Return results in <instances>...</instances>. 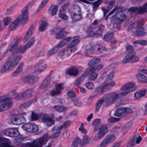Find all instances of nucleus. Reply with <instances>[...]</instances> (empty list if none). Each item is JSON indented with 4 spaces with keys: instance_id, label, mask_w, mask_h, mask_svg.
<instances>
[{
    "instance_id": "27",
    "label": "nucleus",
    "mask_w": 147,
    "mask_h": 147,
    "mask_svg": "<svg viewBox=\"0 0 147 147\" xmlns=\"http://www.w3.org/2000/svg\"><path fill=\"white\" fill-rule=\"evenodd\" d=\"M79 72V71L78 69L75 67H71L68 69L67 71V74H68L70 75L71 76H76L77 75Z\"/></svg>"
},
{
    "instance_id": "18",
    "label": "nucleus",
    "mask_w": 147,
    "mask_h": 147,
    "mask_svg": "<svg viewBox=\"0 0 147 147\" xmlns=\"http://www.w3.org/2000/svg\"><path fill=\"white\" fill-rule=\"evenodd\" d=\"M115 18L118 20L121 21H123L126 19L125 16L121 9L117 10L115 14Z\"/></svg>"
},
{
    "instance_id": "54",
    "label": "nucleus",
    "mask_w": 147,
    "mask_h": 147,
    "mask_svg": "<svg viewBox=\"0 0 147 147\" xmlns=\"http://www.w3.org/2000/svg\"><path fill=\"white\" fill-rule=\"evenodd\" d=\"M49 0H43L40 4L38 9V10L40 11L47 3Z\"/></svg>"
},
{
    "instance_id": "30",
    "label": "nucleus",
    "mask_w": 147,
    "mask_h": 147,
    "mask_svg": "<svg viewBox=\"0 0 147 147\" xmlns=\"http://www.w3.org/2000/svg\"><path fill=\"white\" fill-rule=\"evenodd\" d=\"M133 56V53H129L124 57L122 61V63L123 64L127 63H132V57Z\"/></svg>"
},
{
    "instance_id": "2",
    "label": "nucleus",
    "mask_w": 147,
    "mask_h": 147,
    "mask_svg": "<svg viewBox=\"0 0 147 147\" xmlns=\"http://www.w3.org/2000/svg\"><path fill=\"white\" fill-rule=\"evenodd\" d=\"M120 93L116 94L114 92L105 94L102 98L97 101L95 111L98 112L104 101L106 106L114 104L118 99L123 97Z\"/></svg>"
},
{
    "instance_id": "48",
    "label": "nucleus",
    "mask_w": 147,
    "mask_h": 147,
    "mask_svg": "<svg viewBox=\"0 0 147 147\" xmlns=\"http://www.w3.org/2000/svg\"><path fill=\"white\" fill-rule=\"evenodd\" d=\"M141 14H143L147 12V2L144 4L142 6L140 7Z\"/></svg>"
},
{
    "instance_id": "14",
    "label": "nucleus",
    "mask_w": 147,
    "mask_h": 147,
    "mask_svg": "<svg viewBox=\"0 0 147 147\" xmlns=\"http://www.w3.org/2000/svg\"><path fill=\"white\" fill-rule=\"evenodd\" d=\"M4 134L10 137H17L19 135V132L16 128H11L4 130Z\"/></svg>"
},
{
    "instance_id": "7",
    "label": "nucleus",
    "mask_w": 147,
    "mask_h": 147,
    "mask_svg": "<svg viewBox=\"0 0 147 147\" xmlns=\"http://www.w3.org/2000/svg\"><path fill=\"white\" fill-rule=\"evenodd\" d=\"M11 99L12 98L10 97L3 96H0V112L5 111L9 109L12 105V103L10 101L5 102Z\"/></svg>"
},
{
    "instance_id": "37",
    "label": "nucleus",
    "mask_w": 147,
    "mask_h": 147,
    "mask_svg": "<svg viewBox=\"0 0 147 147\" xmlns=\"http://www.w3.org/2000/svg\"><path fill=\"white\" fill-rule=\"evenodd\" d=\"M102 2V0H98L97 1L91 3V4L92 6L93 11H96Z\"/></svg>"
},
{
    "instance_id": "33",
    "label": "nucleus",
    "mask_w": 147,
    "mask_h": 147,
    "mask_svg": "<svg viewBox=\"0 0 147 147\" xmlns=\"http://www.w3.org/2000/svg\"><path fill=\"white\" fill-rule=\"evenodd\" d=\"M24 65V63L23 62H22L20 63L16 70L13 73V75L14 76L18 75L22 72Z\"/></svg>"
},
{
    "instance_id": "4",
    "label": "nucleus",
    "mask_w": 147,
    "mask_h": 147,
    "mask_svg": "<svg viewBox=\"0 0 147 147\" xmlns=\"http://www.w3.org/2000/svg\"><path fill=\"white\" fill-rule=\"evenodd\" d=\"M98 24V21L95 20L92 25L89 26L87 31L88 37H91L94 36H98L102 35L105 26L102 24L97 26L96 25Z\"/></svg>"
},
{
    "instance_id": "58",
    "label": "nucleus",
    "mask_w": 147,
    "mask_h": 147,
    "mask_svg": "<svg viewBox=\"0 0 147 147\" xmlns=\"http://www.w3.org/2000/svg\"><path fill=\"white\" fill-rule=\"evenodd\" d=\"M59 16L62 19L65 21L67 20L68 19V17L65 14L61 12L59 14Z\"/></svg>"
},
{
    "instance_id": "53",
    "label": "nucleus",
    "mask_w": 147,
    "mask_h": 147,
    "mask_svg": "<svg viewBox=\"0 0 147 147\" xmlns=\"http://www.w3.org/2000/svg\"><path fill=\"white\" fill-rule=\"evenodd\" d=\"M85 86L87 88L90 90L93 89L94 88V84L93 83L90 82H88L86 83Z\"/></svg>"
},
{
    "instance_id": "10",
    "label": "nucleus",
    "mask_w": 147,
    "mask_h": 147,
    "mask_svg": "<svg viewBox=\"0 0 147 147\" xmlns=\"http://www.w3.org/2000/svg\"><path fill=\"white\" fill-rule=\"evenodd\" d=\"M135 84L134 83H129L126 84L123 86L121 88V90H125L120 92L123 97L127 94L130 92L132 91L135 89Z\"/></svg>"
},
{
    "instance_id": "41",
    "label": "nucleus",
    "mask_w": 147,
    "mask_h": 147,
    "mask_svg": "<svg viewBox=\"0 0 147 147\" xmlns=\"http://www.w3.org/2000/svg\"><path fill=\"white\" fill-rule=\"evenodd\" d=\"M45 20H42V23L39 27V30L40 31H43L47 28V23L46 22V20L44 19Z\"/></svg>"
},
{
    "instance_id": "20",
    "label": "nucleus",
    "mask_w": 147,
    "mask_h": 147,
    "mask_svg": "<svg viewBox=\"0 0 147 147\" xmlns=\"http://www.w3.org/2000/svg\"><path fill=\"white\" fill-rule=\"evenodd\" d=\"M42 122L47 126H50L55 124V121L50 117H45L42 119Z\"/></svg>"
},
{
    "instance_id": "19",
    "label": "nucleus",
    "mask_w": 147,
    "mask_h": 147,
    "mask_svg": "<svg viewBox=\"0 0 147 147\" xmlns=\"http://www.w3.org/2000/svg\"><path fill=\"white\" fill-rule=\"evenodd\" d=\"M136 31L134 34L136 36H143L147 34V33L144 32V28L140 26V24L135 28Z\"/></svg>"
},
{
    "instance_id": "42",
    "label": "nucleus",
    "mask_w": 147,
    "mask_h": 147,
    "mask_svg": "<svg viewBox=\"0 0 147 147\" xmlns=\"http://www.w3.org/2000/svg\"><path fill=\"white\" fill-rule=\"evenodd\" d=\"M32 93V90L30 89L28 90H26L22 93V96L23 97V98L25 97L29 98L31 96Z\"/></svg>"
},
{
    "instance_id": "38",
    "label": "nucleus",
    "mask_w": 147,
    "mask_h": 147,
    "mask_svg": "<svg viewBox=\"0 0 147 147\" xmlns=\"http://www.w3.org/2000/svg\"><path fill=\"white\" fill-rule=\"evenodd\" d=\"M10 144L8 140L6 138H3L0 143V145L1 147H13Z\"/></svg>"
},
{
    "instance_id": "46",
    "label": "nucleus",
    "mask_w": 147,
    "mask_h": 147,
    "mask_svg": "<svg viewBox=\"0 0 147 147\" xmlns=\"http://www.w3.org/2000/svg\"><path fill=\"white\" fill-rule=\"evenodd\" d=\"M81 139L79 138L75 139L71 145V147H78L79 144L80 145Z\"/></svg>"
},
{
    "instance_id": "57",
    "label": "nucleus",
    "mask_w": 147,
    "mask_h": 147,
    "mask_svg": "<svg viewBox=\"0 0 147 147\" xmlns=\"http://www.w3.org/2000/svg\"><path fill=\"white\" fill-rule=\"evenodd\" d=\"M71 99L75 105L79 107L82 105V102L80 100L75 98H72Z\"/></svg>"
},
{
    "instance_id": "60",
    "label": "nucleus",
    "mask_w": 147,
    "mask_h": 147,
    "mask_svg": "<svg viewBox=\"0 0 147 147\" xmlns=\"http://www.w3.org/2000/svg\"><path fill=\"white\" fill-rule=\"evenodd\" d=\"M60 28L59 27H57L53 29H52L51 30V34L52 35L56 34H57L58 32H59V30Z\"/></svg>"
},
{
    "instance_id": "36",
    "label": "nucleus",
    "mask_w": 147,
    "mask_h": 147,
    "mask_svg": "<svg viewBox=\"0 0 147 147\" xmlns=\"http://www.w3.org/2000/svg\"><path fill=\"white\" fill-rule=\"evenodd\" d=\"M47 65L42 62V63H39L36 65V70L38 72H41L44 70L47 67Z\"/></svg>"
},
{
    "instance_id": "28",
    "label": "nucleus",
    "mask_w": 147,
    "mask_h": 147,
    "mask_svg": "<svg viewBox=\"0 0 147 147\" xmlns=\"http://www.w3.org/2000/svg\"><path fill=\"white\" fill-rule=\"evenodd\" d=\"M125 111L124 108L118 109L114 113V115L118 117L124 116H125Z\"/></svg>"
},
{
    "instance_id": "15",
    "label": "nucleus",
    "mask_w": 147,
    "mask_h": 147,
    "mask_svg": "<svg viewBox=\"0 0 147 147\" xmlns=\"http://www.w3.org/2000/svg\"><path fill=\"white\" fill-rule=\"evenodd\" d=\"M107 127L104 125H102L100 128L99 132L96 134L95 136L96 139H99L103 136L107 132Z\"/></svg>"
},
{
    "instance_id": "16",
    "label": "nucleus",
    "mask_w": 147,
    "mask_h": 147,
    "mask_svg": "<svg viewBox=\"0 0 147 147\" xmlns=\"http://www.w3.org/2000/svg\"><path fill=\"white\" fill-rule=\"evenodd\" d=\"M18 39H14L13 40L11 44L9 46L7 49L3 53V55L5 56L6 53L9 51L11 52H13L14 51L16 48L18 47Z\"/></svg>"
},
{
    "instance_id": "24",
    "label": "nucleus",
    "mask_w": 147,
    "mask_h": 147,
    "mask_svg": "<svg viewBox=\"0 0 147 147\" xmlns=\"http://www.w3.org/2000/svg\"><path fill=\"white\" fill-rule=\"evenodd\" d=\"M103 51H107L106 50H105V48L104 47H98V46L97 45L94 47H92L90 49H89L87 52L88 53H89L90 51H91L93 53H95V51H97L98 53H100Z\"/></svg>"
},
{
    "instance_id": "49",
    "label": "nucleus",
    "mask_w": 147,
    "mask_h": 147,
    "mask_svg": "<svg viewBox=\"0 0 147 147\" xmlns=\"http://www.w3.org/2000/svg\"><path fill=\"white\" fill-rule=\"evenodd\" d=\"M63 30L61 28L59 30V32H58L55 36L56 38L60 39L64 37Z\"/></svg>"
},
{
    "instance_id": "3",
    "label": "nucleus",
    "mask_w": 147,
    "mask_h": 147,
    "mask_svg": "<svg viewBox=\"0 0 147 147\" xmlns=\"http://www.w3.org/2000/svg\"><path fill=\"white\" fill-rule=\"evenodd\" d=\"M22 57L21 55H18L16 53L12 54L8 58V61L2 66L0 71L1 73L12 69L20 61Z\"/></svg>"
},
{
    "instance_id": "5",
    "label": "nucleus",
    "mask_w": 147,
    "mask_h": 147,
    "mask_svg": "<svg viewBox=\"0 0 147 147\" xmlns=\"http://www.w3.org/2000/svg\"><path fill=\"white\" fill-rule=\"evenodd\" d=\"M28 9L27 6H26L22 10V13L17 17L12 25L9 27V29L11 30H14L19 24L20 22H23L25 24L28 19Z\"/></svg>"
},
{
    "instance_id": "61",
    "label": "nucleus",
    "mask_w": 147,
    "mask_h": 147,
    "mask_svg": "<svg viewBox=\"0 0 147 147\" xmlns=\"http://www.w3.org/2000/svg\"><path fill=\"white\" fill-rule=\"evenodd\" d=\"M140 24V21H137L135 22H134L133 23L131 24L130 26H129V28L130 29H132L134 28V25H135L136 27H137V26L138 25H139Z\"/></svg>"
},
{
    "instance_id": "22",
    "label": "nucleus",
    "mask_w": 147,
    "mask_h": 147,
    "mask_svg": "<svg viewBox=\"0 0 147 147\" xmlns=\"http://www.w3.org/2000/svg\"><path fill=\"white\" fill-rule=\"evenodd\" d=\"M63 85L61 84H58L56 87L55 90H51V94L52 96H54L56 95L59 94L63 89Z\"/></svg>"
},
{
    "instance_id": "8",
    "label": "nucleus",
    "mask_w": 147,
    "mask_h": 147,
    "mask_svg": "<svg viewBox=\"0 0 147 147\" xmlns=\"http://www.w3.org/2000/svg\"><path fill=\"white\" fill-rule=\"evenodd\" d=\"M71 39V38L66 37L65 38L62 39L56 46L50 49L48 51L47 53L48 56H49L57 52L59 48L65 45L70 41Z\"/></svg>"
},
{
    "instance_id": "21",
    "label": "nucleus",
    "mask_w": 147,
    "mask_h": 147,
    "mask_svg": "<svg viewBox=\"0 0 147 147\" xmlns=\"http://www.w3.org/2000/svg\"><path fill=\"white\" fill-rule=\"evenodd\" d=\"M36 78H34L33 76H27L22 78L21 80L24 82L29 84H33L36 82L35 80Z\"/></svg>"
},
{
    "instance_id": "45",
    "label": "nucleus",
    "mask_w": 147,
    "mask_h": 147,
    "mask_svg": "<svg viewBox=\"0 0 147 147\" xmlns=\"http://www.w3.org/2000/svg\"><path fill=\"white\" fill-rule=\"evenodd\" d=\"M113 33L112 32H107L103 38V40L105 41H108L110 40L113 37Z\"/></svg>"
},
{
    "instance_id": "17",
    "label": "nucleus",
    "mask_w": 147,
    "mask_h": 147,
    "mask_svg": "<svg viewBox=\"0 0 147 147\" xmlns=\"http://www.w3.org/2000/svg\"><path fill=\"white\" fill-rule=\"evenodd\" d=\"M69 11L72 19L74 21H78L83 18L82 13H72L71 12L70 9L69 10Z\"/></svg>"
},
{
    "instance_id": "23",
    "label": "nucleus",
    "mask_w": 147,
    "mask_h": 147,
    "mask_svg": "<svg viewBox=\"0 0 147 147\" xmlns=\"http://www.w3.org/2000/svg\"><path fill=\"white\" fill-rule=\"evenodd\" d=\"M147 91V90L143 89L138 91L134 94L135 98L138 99L146 95Z\"/></svg>"
},
{
    "instance_id": "43",
    "label": "nucleus",
    "mask_w": 147,
    "mask_h": 147,
    "mask_svg": "<svg viewBox=\"0 0 147 147\" xmlns=\"http://www.w3.org/2000/svg\"><path fill=\"white\" fill-rule=\"evenodd\" d=\"M100 61V59L95 58L91 60L88 62V65L90 66H92L98 63Z\"/></svg>"
},
{
    "instance_id": "59",
    "label": "nucleus",
    "mask_w": 147,
    "mask_h": 147,
    "mask_svg": "<svg viewBox=\"0 0 147 147\" xmlns=\"http://www.w3.org/2000/svg\"><path fill=\"white\" fill-rule=\"evenodd\" d=\"M50 83V82H48L47 80H44L40 86V88L42 89L43 88L46 87L49 85Z\"/></svg>"
},
{
    "instance_id": "11",
    "label": "nucleus",
    "mask_w": 147,
    "mask_h": 147,
    "mask_svg": "<svg viewBox=\"0 0 147 147\" xmlns=\"http://www.w3.org/2000/svg\"><path fill=\"white\" fill-rule=\"evenodd\" d=\"M35 41V38L33 37L26 44L24 47L20 46L18 48L16 52L20 53H23L29 48L30 47L34 44Z\"/></svg>"
},
{
    "instance_id": "52",
    "label": "nucleus",
    "mask_w": 147,
    "mask_h": 147,
    "mask_svg": "<svg viewBox=\"0 0 147 147\" xmlns=\"http://www.w3.org/2000/svg\"><path fill=\"white\" fill-rule=\"evenodd\" d=\"M85 78L84 76H82V75L76 81L74 84V85L76 86L79 85L84 80Z\"/></svg>"
},
{
    "instance_id": "50",
    "label": "nucleus",
    "mask_w": 147,
    "mask_h": 147,
    "mask_svg": "<svg viewBox=\"0 0 147 147\" xmlns=\"http://www.w3.org/2000/svg\"><path fill=\"white\" fill-rule=\"evenodd\" d=\"M72 13H82L81 11V9L78 5H75L73 7V11H72L71 10Z\"/></svg>"
},
{
    "instance_id": "29",
    "label": "nucleus",
    "mask_w": 147,
    "mask_h": 147,
    "mask_svg": "<svg viewBox=\"0 0 147 147\" xmlns=\"http://www.w3.org/2000/svg\"><path fill=\"white\" fill-rule=\"evenodd\" d=\"M137 80L142 82L147 83V77L144 74L139 73L136 76Z\"/></svg>"
},
{
    "instance_id": "51",
    "label": "nucleus",
    "mask_w": 147,
    "mask_h": 147,
    "mask_svg": "<svg viewBox=\"0 0 147 147\" xmlns=\"http://www.w3.org/2000/svg\"><path fill=\"white\" fill-rule=\"evenodd\" d=\"M103 66L102 64H100L94 67H90V68L96 72V71H98L101 69Z\"/></svg>"
},
{
    "instance_id": "9",
    "label": "nucleus",
    "mask_w": 147,
    "mask_h": 147,
    "mask_svg": "<svg viewBox=\"0 0 147 147\" xmlns=\"http://www.w3.org/2000/svg\"><path fill=\"white\" fill-rule=\"evenodd\" d=\"M88 75V80L90 81L95 80L98 76V73L91 69L90 67L86 69L82 76H84L85 78Z\"/></svg>"
},
{
    "instance_id": "47",
    "label": "nucleus",
    "mask_w": 147,
    "mask_h": 147,
    "mask_svg": "<svg viewBox=\"0 0 147 147\" xmlns=\"http://www.w3.org/2000/svg\"><path fill=\"white\" fill-rule=\"evenodd\" d=\"M11 121L12 123L15 125H20V122L19 118H17L16 116L12 117L11 118Z\"/></svg>"
},
{
    "instance_id": "35",
    "label": "nucleus",
    "mask_w": 147,
    "mask_h": 147,
    "mask_svg": "<svg viewBox=\"0 0 147 147\" xmlns=\"http://www.w3.org/2000/svg\"><path fill=\"white\" fill-rule=\"evenodd\" d=\"M105 90H108L111 89L113 87L115 86V83L114 82H112L109 83H106L105 82L102 83Z\"/></svg>"
},
{
    "instance_id": "26",
    "label": "nucleus",
    "mask_w": 147,
    "mask_h": 147,
    "mask_svg": "<svg viewBox=\"0 0 147 147\" xmlns=\"http://www.w3.org/2000/svg\"><path fill=\"white\" fill-rule=\"evenodd\" d=\"M37 100V99L35 98L32 99H31L27 102L22 104L20 105L21 108H27L30 106L32 103L35 102Z\"/></svg>"
},
{
    "instance_id": "25",
    "label": "nucleus",
    "mask_w": 147,
    "mask_h": 147,
    "mask_svg": "<svg viewBox=\"0 0 147 147\" xmlns=\"http://www.w3.org/2000/svg\"><path fill=\"white\" fill-rule=\"evenodd\" d=\"M34 27L32 26H31L25 36L24 39V42H26L28 39L30 37L34 31Z\"/></svg>"
},
{
    "instance_id": "63",
    "label": "nucleus",
    "mask_w": 147,
    "mask_h": 147,
    "mask_svg": "<svg viewBox=\"0 0 147 147\" xmlns=\"http://www.w3.org/2000/svg\"><path fill=\"white\" fill-rule=\"evenodd\" d=\"M133 56L132 57V62H136L138 61L140 59V57L136 55V53H133Z\"/></svg>"
},
{
    "instance_id": "13",
    "label": "nucleus",
    "mask_w": 147,
    "mask_h": 147,
    "mask_svg": "<svg viewBox=\"0 0 147 147\" xmlns=\"http://www.w3.org/2000/svg\"><path fill=\"white\" fill-rule=\"evenodd\" d=\"M115 139V137L114 135H108L100 144V146L101 147H106L113 142Z\"/></svg>"
},
{
    "instance_id": "40",
    "label": "nucleus",
    "mask_w": 147,
    "mask_h": 147,
    "mask_svg": "<svg viewBox=\"0 0 147 147\" xmlns=\"http://www.w3.org/2000/svg\"><path fill=\"white\" fill-rule=\"evenodd\" d=\"M90 139L88 136L87 135H85L82 140H81L80 147H82L88 144L89 142Z\"/></svg>"
},
{
    "instance_id": "6",
    "label": "nucleus",
    "mask_w": 147,
    "mask_h": 147,
    "mask_svg": "<svg viewBox=\"0 0 147 147\" xmlns=\"http://www.w3.org/2000/svg\"><path fill=\"white\" fill-rule=\"evenodd\" d=\"M49 135L45 134L42 137L36 139L33 141L24 144V146L27 147H42L47 142Z\"/></svg>"
},
{
    "instance_id": "12",
    "label": "nucleus",
    "mask_w": 147,
    "mask_h": 147,
    "mask_svg": "<svg viewBox=\"0 0 147 147\" xmlns=\"http://www.w3.org/2000/svg\"><path fill=\"white\" fill-rule=\"evenodd\" d=\"M22 128L29 132H35L38 130L37 125L34 124L28 123L22 126Z\"/></svg>"
},
{
    "instance_id": "32",
    "label": "nucleus",
    "mask_w": 147,
    "mask_h": 147,
    "mask_svg": "<svg viewBox=\"0 0 147 147\" xmlns=\"http://www.w3.org/2000/svg\"><path fill=\"white\" fill-rule=\"evenodd\" d=\"M96 94H102L105 92V89L103 86V84H101L99 86L96 88L94 91Z\"/></svg>"
},
{
    "instance_id": "1",
    "label": "nucleus",
    "mask_w": 147,
    "mask_h": 147,
    "mask_svg": "<svg viewBox=\"0 0 147 147\" xmlns=\"http://www.w3.org/2000/svg\"><path fill=\"white\" fill-rule=\"evenodd\" d=\"M71 38L70 41L71 42L67 45L68 49H63L61 50L58 53L56 59L58 63H60L61 61L66 56L70 55L71 53L75 51L76 49L74 47L78 45L80 42L79 36H77L73 37H68Z\"/></svg>"
},
{
    "instance_id": "34",
    "label": "nucleus",
    "mask_w": 147,
    "mask_h": 147,
    "mask_svg": "<svg viewBox=\"0 0 147 147\" xmlns=\"http://www.w3.org/2000/svg\"><path fill=\"white\" fill-rule=\"evenodd\" d=\"M129 11L131 13L141 14L140 7H131L129 9Z\"/></svg>"
},
{
    "instance_id": "56",
    "label": "nucleus",
    "mask_w": 147,
    "mask_h": 147,
    "mask_svg": "<svg viewBox=\"0 0 147 147\" xmlns=\"http://www.w3.org/2000/svg\"><path fill=\"white\" fill-rule=\"evenodd\" d=\"M122 7L121 6H116L112 10L109 12L108 15L107 17L105 18V19L106 20L108 16L113 14L116 11H117L119 9H122Z\"/></svg>"
},
{
    "instance_id": "39",
    "label": "nucleus",
    "mask_w": 147,
    "mask_h": 147,
    "mask_svg": "<svg viewBox=\"0 0 147 147\" xmlns=\"http://www.w3.org/2000/svg\"><path fill=\"white\" fill-rule=\"evenodd\" d=\"M58 9V6L54 5H51L49 9V12H51V15L53 16L57 12Z\"/></svg>"
},
{
    "instance_id": "44",
    "label": "nucleus",
    "mask_w": 147,
    "mask_h": 147,
    "mask_svg": "<svg viewBox=\"0 0 147 147\" xmlns=\"http://www.w3.org/2000/svg\"><path fill=\"white\" fill-rule=\"evenodd\" d=\"M126 49L128 53H135L134 52V47L127 43L125 46Z\"/></svg>"
},
{
    "instance_id": "55",
    "label": "nucleus",
    "mask_w": 147,
    "mask_h": 147,
    "mask_svg": "<svg viewBox=\"0 0 147 147\" xmlns=\"http://www.w3.org/2000/svg\"><path fill=\"white\" fill-rule=\"evenodd\" d=\"M11 92L14 98L16 99H19L23 98L22 96V94H18L16 93L15 91H12Z\"/></svg>"
},
{
    "instance_id": "31",
    "label": "nucleus",
    "mask_w": 147,
    "mask_h": 147,
    "mask_svg": "<svg viewBox=\"0 0 147 147\" xmlns=\"http://www.w3.org/2000/svg\"><path fill=\"white\" fill-rule=\"evenodd\" d=\"M53 108L55 110L60 113L63 112L67 111L68 108L62 106H53Z\"/></svg>"
},
{
    "instance_id": "62",
    "label": "nucleus",
    "mask_w": 147,
    "mask_h": 147,
    "mask_svg": "<svg viewBox=\"0 0 147 147\" xmlns=\"http://www.w3.org/2000/svg\"><path fill=\"white\" fill-rule=\"evenodd\" d=\"M119 119L115 118L110 117L108 119V121L110 123H113L119 121Z\"/></svg>"
},
{
    "instance_id": "64",
    "label": "nucleus",
    "mask_w": 147,
    "mask_h": 147,
    "mask_svg": "<svg viewBox=\"0 0 147 147\" xmlns=\"http://www.w3.org/2000/svg\"><path fill=\"white\" fill-rule=\"evenodd\" d=\"M11 21V19L9 17H7L4 18L3 19V22L4 26L8 25L9 23Z\"/></svg>"
}]
</instances>
